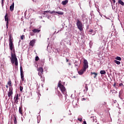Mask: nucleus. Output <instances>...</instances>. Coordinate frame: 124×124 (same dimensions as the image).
<instances>
[{
	"label": "nucleus",
	"mask_w": 124,
	"mask_h": 124,
	"mask_svg": "<svg viewBox=\"0 0 124 124\" xmlns=\"http://www.w3.org/2000/svg\"><path fill=\"white\" fill-rule=\"evenodd\" d=\"M24 38H25V35H22L21 36V39L22 40H23V39H24Z\"/></svg>",
	"instance_id": "473e14b6"
},
{
	"label": "nucleus",
	"mask_w": 124,
	"mask_h": 124,
	"mask_svg": "<svg viewBox=\"0 0 124 124\" xmlns=\"http://www.w3.org/2000/svg\"><path fill=\"white\" fill-rule=\"evenodd\" d=\"M100 73L101 75L106 74V72L105 70H101Z\"/></svg>",
	"instance_id": "b1692460"
},
{
	"label": "nucleus",
	"mask_w": 124,
	"mask_h": 124,
	"mask_svg": "<svg viewBox=\"0 0 124 124\" xmlns=\"http://www.w3.org/2000/svg\"><path fill=\"white\" fill-rule=\"evenodd\" d=\"M83 124H87V122L86 121H84Z\"/></svg>",
	"instance_id": "79ce46f5"
},
{
	"label": "nucleus",
	"mask_w": 124,
	"mask_h": 124,
	"mask_svg": "<svg viewBox=\"0 0 124 124\" xmlns=\"http://www.w3.org/2000/svg\"><path fill=\"white\" fill-rule=\"evenodd\" d=\"M54 13H56V11H53L50 12V14H54Z\"/></svg>",
	"instance_id": "c9c22d12"
},
{
	"label": "nucleus",
	"mask_w": 124,
	"mask_h": 124,
	"mask_svg": "<svg viewBox=\"0 0 124 124\" xmlns=\"http://www.w3.org/2000/svg\"><path fill=\"white\" fill-rule=\"evenodd\" d=\"M91 75H93V78H96V76H97V73L95 72H91Z\"/></svg>",
	"instance_id": "a211bd4d"
},
{
	"label": "nucleus",
	"mask_w": 124,
	"mask_h": 124,
	"mask_svg": "<svg viewBox=\"0 0 124 124\" xmlns=\"http://www.w3.org/2000/svg\"><path fill=\"white\" fill-rule=\"evenodd\" d=\"M91 119L93 123H97V120H96V118H95L94 117H91Z\"/></svg>",
	"instance_id": "dca6fc26"
},
{
	"label": "nucleus",
	"mask_w": 124,
	"mask_h": 124,
	"mask_svg": "<svg viewBox=\"0 0 124 124\" xmlns=\"http://www.w3.org/2000/svg\"><path fill=\"white\" fill-rule=\"evenodd\" d=\"M75 67H78L79 66V63L78 62H76L75 64Z\"/></svg>",
	"instance_id": "cd10ccee"
},
{
	"label": "nucleus",
	"mask_w": 124,
	"mask_h": 124,
	"mask_svg": "<svg viewBox=\"0 0 124 124\" xmlns=\"http://www.w3.org/2000/svg\"><path fill=\"white\" fill-rule=\"evenodd\" d=\"M34 44H35V40L33 39L30 41L29 45L30 46H31V47H33L34 46Z\"/></svg>",
	"instance_id": "f8f14e48"
},
{
	"label": "nucleus",
	"mask_w": 124,
	"mask_h": 124,
	"mask_svg": "<svg viewBox=\"0 0 124 124\" xmlns=\"http://www.w3.org/2000/svg\"><path fill=\"white\" fill-rule=\"evenodd\" d=\"M122 86L124 87V84H123V83H120L119 84V87H122Z\"/></svg>",
	"instance_id": "f704fd0d"
},
{
	"label": "nucleus",
	"mask_w": 124,
	"mask_h": 124,
	"mask_svg": "<svg viewBox=\"0 0 124 124\" xmlns=\"http://www.w3.org/2000/svg\"><path fill=\"white\" fill-rule=\"evenodd\" d=\"M40 77H41V79L42 82H44L45 81V78L42 77V75H41V76Z\"/></svg>",
	"instance_id": "a878e982"
},
{
	"label": "nucleus",
	"mask_w": 124,
	"mask_h": 124,
	"mask_svg": "<svg viewBox=\"0 0 124 124\" xmlns=\"http://www.w3.org/2000/svg\"><path fill=\"white\" fill-rule=\"evenodd\" d=\"M3 1H4V0H1L2 6H3Z\"/></svg>",
	"instance_id": "e433bc0d"
},
{
	"label": "nucleus",
	"mask_w": 124,
	"mask_h": 124,
	"mask_svg": "<svg viewBox=\"0 0 124 124\" xmlns=\"http://www.w3.org/2000/svg\"><path fill=\"white\" fill-rule=\"evenodd\" d=\"M57 87L59 88L63 94H66V89H65V87H64L62 84V81L60 80L58 84Z\"/></svg>",
	"instance_id": "f03ea898"
},
{
	"label": "nucleus",
	"mask_w": 124,
	"mask_h": 124,
	"mask_svg": "<svg viewBox=\"0 0 124 124\" xmlns=\"http://www.w3.org/2000/svg\"><path fill=\"white\" fill-rule=\"evenodd\" d=\"M89 32H93V30H90L89 31Z\"/></svg>",
	"instance_id": "a19ab883"
},
{
	"label": "nucleus",
	"mask_w": 124,
	"mask_h": 124,
	"mask_svg": "<svg viewBox=\"0 0 124 124\" xmlns=\"http://www.w3.org/2000/svg\"><path fill=\"white\" fill-rule=\"evenodd\" d=\"M56 13L59 15H63V12H56Z\"/></svg>",
	"instance_id": "4be33fe9"
},
{
	"label": "nucleus",
	"mask_w": 124,
	"mask_h": 124,
	"mask_svg": "<svg viewBox=\"0 0 124 124\" xmlns=\"http://www.w3.org/2000/svg\"><path fill=\"white\" fill-rule=\"evenodd\" d=\"M86 70V69L84 70V68H82V69L78 71V74H79V75H83V74H84V72H85Z\"/></svg>",
	"instance_id": "ddd939ff"
},
{
	"label": "nucleus",
	"mask_w": 124,
	"mask_h": 124,
	"mask_svg": "<svg viewBox=\"0 0 124 124\" xmlns=\"http://www.w3.org/2000/svg\"><path fill=\"white\" fill-rule=\"evenodd\" d=\"M48 19H49V16L48 17Z\"/></svg>",
	"instance_id": "de8ad7c7"
},
{
	"label": "nucleus",
	"mask_w": 124,
	"mask_h": 124,
	"mask_svg": "<svg viewBox=\"0 0 124 124\" xmlns=\"http://www.w3.org/2000/svg\"><path fill=\"white\" fill-rule=\"evenodd\" d=\"M67 2H68V1H67V0H65V1H62V4H63V5H65V4H67Z\"/></svg>",
	"instance_id": "412c9836"
},
{
	"label": "nucleus",
	"mask_w": 124,
	"mask_h": 124,
	"mask_svg": "<svg viewBox=\"0 0 124 124\" xmlns=\"http://www.w3.org/2000/svg\"><path fill=\"white\" fill-rule=\"evenodd\" d=\"M12 94H13V89L10 87L9 91L8 93V96L9 97H10V96H11V95H12Z\"/></svg>",
	"instance_id": "1a4fd4ad"
},
{
	"label": "nucleus",
	"mask_w": 124,
	"mask_h": 124,
	"mask_svg": "<svg viewBox=\"0 0 124 124\" xmlns=\"http://www.w3.org/2000/svg\"><path fill=\"white\" fill-rule=\"evenodd\" d=\"M118 3H119V4H121L123 6H124V2L122 0H118Z\"/></svg>",
	"instance_id": "6ab92c4d"
},
{
	"label": "nucleus",
	"mask_w": 124,
	"mask_h": 124,
	"mask_svg": "<svg viewBox=\"0 0 124 124\" xmlns=\"http://www.w3.org/2000/svg\"><path fill=\"white\" fill-rule=\"evenodd\" d=\"M82 100H86V99H85V98H83L82 99Z\"/></svg>",
	"instance_id": "37998d69"
},
{
	"label": "nucleus",
	"mask_w": 124,
	"mask_h": 124,
	"mask_svg": "<svg viewBox=\"0 0 124 124\" xmlns=\"http://www.w3.org/2000/svg\"><path fill=\"white\" fill-rule=\"evenodd\" d=\"M9 42H12V37L10 36L9 38Z\"/></svg>",
	"instance_id": "7c9ffc66"
},
{
	"label": "nucleus",
	"mask_w": 124,
	"mask_h": 124,
	"mask_svg": "<svg viewBox=\"0 0 124 124\" xmlns=\"http://www.w3.org/2000/svg\"><path fill=\"white\" fill-rule=\"evenodd\" d=\"M31 35L32 36V33H31Z\"/></svg>",
	"instance_id": "49530a36"
},
{
	"label": "nucleus",
	"mask_w": 124,
	"mask_h": 124,
	"mask_svg": "<svg viewBox=\"0 0 124 124\" xmlns=\"http://www.w3.org/2000/svg\"><path fill=\"white\" fill-rule=\"evenodd\" d=\"M5 21L6 22V27L7 29H8V23H9V19H8V15L7 13L6 14V15L5 16Z\"/></svg>",
	"instance_id": "6e6552de"
},
{
	"label": "nucleus",
	"mask_w": 124,
	"mask_h": 124,
	"mask_svg": "<svg viewBox=\"0 0 124 124\" xmlns=\"http://www.w3.org/2000/svg\"><path fill=\"white\" fill-rule=\"evenodd\" d=\"M49 12H50V11H44L43 14H44V15H46L47 14H46V13H49Z\"/></svg>",
	"instance_id": "bb28decb"
},
{
	"label": "nucleus",
	"mask_w": 124,
	"mask_h": 124,
	"mask_svg": "<svg viewBox=\"0 0 124 124\" xmlns=\"http://www.w3.org/2000/svg\"><path fill=\"white\" fill-rule=\"evenodd\" d=\"M35 60L36 62H38V61H39V57L38 56H36Z\"/></svg>",
	"instance_id": "c85d7f7f"
},
{
	"label": "nucleus",
	"mask_w": 124,
	"mask_h": 124,
	"mask_svg": "<svg viewBox=\"0 0 124 124\" xmlns=\"http://www.w3.org/2000/svg\"><path fill=\"white\" fill-rule=\"evenodd\" d=\"M19 113L21 116H23V108L22 107L19 108Z\"/></svg>",
	"instance_id": "2eb2a0df"
},
{
	"label": "nucleus",
	"mask_w": 124,
	"mask_h": 124,
	"mask_svg": "<svg viewBox=\"0 0 124 124\" xmlns=\"http://www.w3.org/2000/svg\"><path fill=\"white\" fill-rule=\"evenodd\" d=\"M78 120L79 121V122H82V118H78Z\"/></svg>",
	"instance_id": "58836bf2"
},
{
	"label": "nucleus",
	"mask_w": 124,
	"mask_h": 124,
	"mask_svg": "<svg viewBox=\"0 0 124 124\" xmlns=\"http://www.w3.org/2000/svg\"><path fill=\"white\" fill-rule=\"evenodd\" d=\"M37 71H38V75L39 76H41V75H43V73L44 72V70H43V68L42 67H39L37 69Z\"/></svg>",
	"instance_id": "39448f33"
},
{
	"label": "nucleus",
	"mask_w": 124,
	"mask_h": 124,
	"mask_svg": "<svg viewBox=\"0 0 124 124\" xmlns=\"http://www.w3.org/2000/svg\"><path fill=\"white\" fill-rule=\"evenodd\" d=\"M9 46L11 51H12L13 53L15 52V48H14V45H13V42H10L9 44Z\"/></svg>",
	"instance_id": "423d86ee"
},
{
	"label": "nucleus",
	"mask_w": 124,
	"mask_h": 124,
	"mask_svg": "<svg viewBox=\"0 0 124 124\" xmlns=\"http://www.w3.org/2000/svg\"><path fill=\"white\" fill-rule=\"evenodd\" d=\"M57 95L59 97L60 99L62 100L63 98L62 94V93H61V92H60L59 90H57Z\"/></svg>",
	"instance_id": "9b49d317"
},
{
	"label": "nucleus",
	"mask_w": 124,
	"mask_h": 124,
	"mask_svg": "<svg viewBox=\"0 0 124 124\" xmlns=\"http://www.w3.org/2000/svg\"><path fill=\"white\" fill-rule=\"evenodd\" d=\"M7 84L9 85V87H12V82H11V80H9L7 83Z\"/></svg>",
	"instance_id": "aec40b11"
},
{
	"label": "nucleus",
	"mask_w": 124,
	"mask_h": 124,
	"mask_svg": "<svg viewBox=\"0 0 124 124\" xmlns=\"http://www.w3.org/2000/svg\"><path fill=\"white\" fill-rule=\"evenodd\" d=\"M14 124H17V119H16V117H15V119H14Z\"/></svg>",
	"instance_id": "2f4dec72"
},
{
	"label": "nucleus",
	"mask_w": 124,
	"mask_h": 124,
	"mask_svg": "<svg viewBox=\"0 0 124 124\" xmlns=\"http://www.w3.org/2000/svg\"><path fill=\"white\" fill-rule=\"evenodd\" d=\"M6 88L7 89H8V85H6Z\"/></svg>",
	"instance_id": "c03bdc74"
},
{
	"label": "nucleus",
	"mask_w": 124,
	"mask_h": 124,
	"mask_svg": "<svg viewBox=\"0 0 124 124\" xmlns=\"http://www.w3.org/2000/svg\"><path fill=\"white\" fill-rule=\"evenodd\" d=\"M83 68L86 70L87 68H89V63L88 62V61L86 59H84L83 61Z\"/></svg>",
	"instance_id": "20e7f679"
},
{
	"label": "nucleus",
	"mask_w": 124,
	"mask_h": 124,
	"mask_svg": "<svg viewBox=\"0 0 124 124\" xmlns=\"http://www.w3.org/2000/svg\"><path fill=\"white\" fill-rule=\"evenodd\" d=\"M24 72L23 71V68L22 66H20V76H21V79L23 82H24Z\"/></svg>",
	"instance_id": "0eeeda50"
},
{
	"label": "nucleus",
	"mask_w": 124,
	"mask_h": 124,
	"mask_svg": "<svg viewBox=\"0 0 124 124\" xmlns=\"http://www.w3.org/2000/svg\"><path fill=\"white\" fill-rule=\"evenodd\" d=\"M40 30H38V29H34L32 30V31H33V32H34V33H39L40 32Z\"/></svg>",
	"instance_id": "f3484780"
},
{
	"label": "nucleus",
	"mask_w": 124,
	"mask_h": 124,
	"mask_svg": "<svg viewBox=\"0 0 124 124\" xmlns=\"http://www.w3.org/2000/svg\"><path fill=\"white\" fill-rule=\"evenodd\" d=\"M19 88H20V92H22V91H23V87L20 86Z\"/></svg>",
	"instance_id": "72a5a7b5"
},
{
	"label": "nucleus",
	"mask_w": 124,
	"mask_h": 124,
	"mask_svg": "<svg viewBox=\"0 0 124 124\" xmlns=\"http://www.w3.org/2000/svg\"><path fill=\"white\" fill-rule=\"evenodd\" d=\"M10 10L12 12L14 10V2L13 4L10 6Z\"/></svg>",
	"instance_id": "4468645a"
},
{
	"label": "nucleus",
	"mask_w": 124,
	"mask_h": 124,
	"mask_svg": "<svg viewBox=\"0 0 124 124\" xmlns=\"http://www.w3.org/2000/svg\"><path fill=\"white\" fill-rule=\"evenodd\" d=\"M10 60L12 64L15 63L16 66H18V59H17V57H16L15 51L13 53H12V52H11V57L10 58Z\"/></svg>",
	"instance_id": "f257e3e1"
},
{
	"label": "nucleus",
	"mask_w": 124,
	"mask_h": 124,
	"mask_svg": "<svg viewBox=\"0 0 124 124\" xmlns=\"http://www.w3.org/2000/svg\"><path fill=\"white\" fill-rule=\"evenodd\" d=\"M77 27L80 31H83L84 25H83V23L79 19L77 20Z\"/></svg>",
	"instance_id": "7ed1b4c3"
},
{
	"label": "nucleus",
	"mask_w": 124,
	"mask_h": 124,
	"mask_svg": "<svg viewBox=\"0 0 124 124\" xmlns=\"http://www.w3.org/2000/svg\"><path fill=\"white\" fill-rule=\"evenodd\" d=\"M66 62H68V59H66Z\"/></svg>",
	"instance_id": "a18cd8bd"
},
{
	"label": "nucleus",
	"mask_w": 124,
	"mask_h": 124,
	"mask_svg": "<svg viewBox=\"0 0 124 124\" xmlns=\"http://www.w3.org/2000/svg\"><path fill=\"white\" fill-rule=\"evenodd\" d=\"M112 1L113 2V3H115L116 2V0H112Z\"/></svg>",
	"instance_id": "ea45409f"
},
{
	"label": "nucleus",
	"mask_w": 124,
	"mask_h": 124,
	"mask_svg": "<svg viewBox=\"0 0 124 124\" xmlns=\"http://www.w3.org/2000/svg\"><path fill=\"white\" fill-rule=\"evenodd\" d=\"M85 90H84V92H85V91L88 92V86L87 85H86L85 86Z\"/></svg>",
	"instance_id": "c756f323"
},
{
	"label": "nucleus",
	"mask_w": 124,
	"mask_h": 124,
	"mask_svg": "<svg viewBox=\"0 0 124 124\" xmlns=\"http://www.w3.org/2000/svg\"><path fill=\"white\" fill-rule=\"evenodd\" d=\"M114 62H115V63H116V64H118V65L121 64V62L118 61L117 60H114Z\"/></svg>",
	"instance_id": "5701e85b"
},
{
	"label": "nucleus",
	"mask_w": 124,
	"mask_h": 124,
	"mask_svg": "<svg viewBox=\"0 0 124 124\" xmlns=\"http://www.w3.org/2000/svg\"><path fill=\"white\" fill-rule=\"evenodd\" d=\"M115 60H117V61H122V58H121V57L117 56L115 58Z\"/></svg>",
	"instance_id": "393cba45"
},
{
	"label": "nucleus",
	"mask_w": 124,
	"mask_h": 124,
	"mask_svg": "<svg viewBox=\"0 0 124 124\" xmlns=\"http://www.w3.org/2000/svg\"><path fill=\"white\" fill-rule=\"evenodd\" d=\"M14 101L16 103H18L19 100V94H17L15 95L14 98Z\"/></svg>",
	"instance_id": "9d476101"
},
{
	"label": "nucleus",
	"mask_w": 124,
	"mask_h": 124,
	"mask_svg": "<svg viewBox=\"0 0 124 124\" xmlns=\"http://www.w3.org/2000/svg\"><path fill=\"white\" fill-rule=\"evenodd\" d=\"M116 85H117V83L116 82H114V83L113 84V87L114 88H116Z\"/></svg>",
	"instance_id": "4c0bfd02"
}]
</instances>
